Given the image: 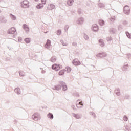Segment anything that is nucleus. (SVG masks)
<instances>
[{
    "label": "nucleus",
    "mask_w": 131,
    "mask_h": 131,
    "mask_svg": "<svg viewBox=\"0 0 131 131\" xmlns=\"http://www.w3.org/2000/svg\"><path fill=\"white\" fill-rule=\"evenodd\" d=\"M99 42L100 46H101V47H104V40L102 39H100L99 40Z\"/></svg>",
    "instance_id": "12"
},
{
    "label": "nucleus",
    "mask_w": 131,
    "mask_h": 131,
    "mask_svg": "<svg viewBox=\"0 0 131 131\" xmlns=\"http://www.w3.org/2000/svg\"><path fill=\"white\" fill-rule=\"evenodd\" d=\"M51 47V40H47L46 44L45 45V47L46 49H49Z\"/></svg>",
    "instance_id": "8"
},
{
    "label": "nucleus",
    "mask_w": 131,
    "mask_h": 131,
    "mask_svg": "<svg viewBox=\"0 0 131 131\" xmlns=\"http://www.w3.org/2000/svg\"><path fill=\"white\" fill-rule=\"evenodd\" d=\"M32 118L35 121H38V120H40V116L38 113H35L33 115Z\"/></svg>",
    "instance_id": "3"
},
{
    "label": "nucleus",
    "mask_w": 131,
    "mask_h": 131,
    "mask_svg": "<svg viewBox=\"0 0 131 131\" xmlns=\"http://www.w3.org/2000/svg\"><path fill=\"white\" fill-rule=\"evenodd\" d=\"M62 86V90L63 91H66L67 90V86H66V84L64 82H61V83Z\"/></svg>",
    "instance_id": "10"
},
{
    "label": "nucleus",
    "mask_w": 131,
    "mask_h": 131,
    "mask_svg": "<svg viewBox=\"0 0 131 131\" xmlns=\"http://www.w3.org/2000/svg\"><path fill=\"white\" fill-rule=\"evenodd\" d=\"M65 71H67L68 73H69V72H70V71H71V68H70L69 67H67L66 68Z\"/></svg>",
    "instance_id": "15"
},
{
    "label": "nucleus",
    "mask_w": 131,
    "mask_h": 131,
    "mask_svg": "<svg viewBox=\"0 0 131 131\" xmlns=\"http://www.w3.org/2000/svg\"><path fill=\"white\" fill-rule=\"evenodd\" d=\"M128 37L129 38V37H130V36H128Z\"/></svg>",
    "instance_id": "31"
},
{
    "label": "nucleus",
    "mask_w": 131,
    "mask_h": 131,
    "mask_svg": "<svg viewBox=\"0 0 131 131\" xmlns=\"http://www.w3.org/2000/svg\"><path fill=\"white\" fill-rule=\"evenodd\" d=\"M76 118H80V116H76Z\"/></svg>",
    "instance_id": "27"
},
{
    "label": "nucleus",
    "mask_w": 131,
    "mask_h": 131,
    "mask_svg": "<svg viewBox=\"0 0 131 131\" xmlns=\"http://www.w3.org/2000/svg\"><path fill=\"white\" fill-rule=\"evenodd\" d=\"M73 65H74L75 66H78L79 65H80V64H81V63H80V61H79V60H78V59H75L73 61Z\"/></svg>",
    "instance_id": "4"
},
{
    "label": "nucleus",
    "mask_w": 131,
    "mask_h": 131,
    "mask_svg": "<svg viewBox=\"0 0 131 131\" xmlns=\"http://www.w3.org/2000/svg\"><path fill=\"white\" fill-rule=\"evenodd\" d=\"M99 23L101 26H103L105 24V23L102 20H99Z\"/></svg>",
    "instance_id": "18"
},
{
    "label": "nucleus",
    "mask_w": 131,
    "mask_h": 131,
    "mask_svg": "<svg viewBox=\"0 0 131 131\" xmlns=\"http://www.w3.org/2000/svg\"><path fill=\"white\" fill-rule=\"evenodd\" d=\"M42 4L46 5V3H47V0H41Z\"/></svg>",
    "instance_id": "24"
},
{
    "label": "nucleus",
    "mask_w": 131,
    "mask_h": 131,
    "mask_svg": "<svg viewBox=\"0 0 131 131\" xmlns=\"http://www.w3.org/2000/svg\"><path fill=\"white\" fill-rule=\"evenodd\" d=\"M61 33H62V31H61V30H58L57 31L58 35H61Z\"/></svg>",
    "instance_id": "22"
},
{
    "label": "nucleus",
    "mask_w": 131,
    "mask_h": 131,
    "mask_svg": "<svg viewBox=\"0 0 131 131\" xmlns=\"http://www.w3.org/2000/svg\"><path fill=\"white\" fill-rule=\"evenodd\" d=\"M19 75L20 76H24V72H23V71H20L19 72Z\"/></svg>",
    "instance_id": "21"
},
{
    "label": "nucleus",
    "mask_w": 131,
    "mask_h": 131,
    "mask_svg": "<svg viewBox=\"0 0 131 131\" xmlns=\"http://www.w3.org/2000/svg\"><path fill=\"white\" fill-rule=\"evenodd\" d=\"M56 57H52V58H51V62H53V63H54V62H56Z\"/></svg>",
    "instance_id": "19"
},
{
    "label": "nucleus",
    "mask_w": 131,
    "mask_h": 131,
    "mask_svg": "<svg viewBox=\"0 0 131 131\" xmlns=\"http://www.w3.org/2000/svg\"><path fill=\"white\" fill-rule=\"evenodd\" d=\"M85 37H86L88 38V36L85 35Z\"/></svg>",
    "instance_id": "29"
},
{
    "label": "nucleus",
    "mask_w": 131,
    "mask_h": 131,
    "mask_svg": "<svg viewBox=\"0 0 131 131\" xmlns=\"http://www.w3.org/2000/svg\"><path fill=\"white\" fill-rule=\"evenodd\" d=\"M64 73H65V70H61L59 72V75H63Z\"/></svg>",
    "instance_id": "17"
},
{
    "label": "nucleus",
    "mask_w": 131,
    "mask_h": 131,
    "mask_svg": "<svg viewBox=\"0 0 131 131\" xmlns=\"http://www.w3.org/2000/svg\"><path fill=\"white\" fill-rule=\"evenodd\" d=\"M30 41H31V40H30V38H27L25 39V42H26V43H29V42H30Z\"/></svg>",
    "instance_id": "14"
},
{
    "label": "nucleus",
    "mask_w": 131,
    "mask_h": 131,
    "mask_svg": "<svg viewBox=\"0 0 131 131\" xmlns=\"http://www.w3.org/2000/svg\"><path fill=\"white\" fill-rule=\"evenodd\" d=\"M17 94H20V92H18V93L17 92Z\"/></svg>",
    "instance_id": "32"
},
{
    "label": "nucleus",
    "mask_w": 131,
    "mask_h": 131,
    "mask_svg": "<svg viewBox=\"0 0 131 131\" xmlns=\"http://www.w3.org/2000/svg\"><path fill=\"white\" fill-rule=\"evenodd\" d=\"M123 119H124V121H127L128 118L126 117V116H124Z\"/></svg>",
    "instance_id": "23"
},
{
    "label": "nucleus",
    "mask_w": 131,
    "mask_h": 131,
    "mask_svg": "<svg viewBox=\"0 0 131 131\" xmlns=\"http://www.w3.org/2000/svg\"><path fill=\"white\" fill-rule=\"evenodd\" d=\"M47 9L48 10H49V11L53 10V9H55V5L53 4H50L48 5Z\"/></svg>",
    "instance_id": "7"
},
{
    "label": "nucleus",
    "mask_w": 131,
    "mask_h": 131,
    "mask_svg": "<svg viewBox=\"0 0 131 131\" xmlns=\"http://www.w3.org/2000/svg\"><path fill=\"white\" fill-rule=\"evenodd\" d=\"M62 67L61 65L58 64H54L52 66V69L55 70V71H58L60 70V69H62Z\"/></svg>",
    "instance_id": "1"
},
{
    "label": "nucleus",
    "mask_w": 131,
    "mask_h": 131,
    "mask_svg": "<svg viewBox=\"0 0 131 131\" xmlns=\"http://www.w3.org/2000/svg\"><path fill=\"white\" fill-rule=\"evenodd\" d=\"M15 92H20V89H16L15 90Z\"/></svg>",
    "instance_id": "26"
},
{
    "label": "nucleus",
    "mask_w": 131,
    "mask_h": 131,
    "mask_svg": "<svg viewBox=\"0 0 131 131\" xmlns=\"http://www.w3.org/2000/svg\"><path fill=\"white\" fill-rule=\"evenodd\" d=\"M48 117L51 118V119H53V118H54V116L52 114L49 113L48 114Z\"/></svg>",
    "instance_id": "16"
},
{
    "label": "nucleus",
    "mask_w": 131,
    "mask_h": 131,
    "mask_svg": "<svg viewBox=\"0 0 131 131\" xmlns=\"http://www.w3.org/2000/svg\"><path fill=\"white\" fill-rule=\"evenodd\" d=\"M73 2H74L73 0H69L67 2V4L69 6H72V4H73Z\"/></svg>",
    "instance_id": "13"
},
{
    "label": "nucleus",
    "mask_w": 131,
    "mask_h": 131,
    "mask_svg": "<svg viewBox=\"0 0 131 131\" xmlns=\"http://www.w3.org/2000/svg\"><path fill=\"white\" fill-rule=\"evenodd\" d=\"M37 9H42L43 8V4H39L36 6Z\"/></svg>",
    "instance_id": "11"
},
{
    "label": "nucleus",
    "mask_w": 131,
    "mask_h": 131,
    "mask_svg": "<svg viewBox=\"0 0 131 131\" xmlns=\"http://www.w3.org/2000/svg\"><path fill=\"white\" fill-rule=\"evenodd\" d=\"M23 28L25 30V31L27 33H28V32H29V27H28V26L27 25H26V24L23 25Z\"/></svg>",
    "instance_id": "6"
},
{
    "label": "nucleus",
    "mask_w": 131,
    "mask_h": 131,
    "mask_svg": "<svg viewBox=\"0 0 131 131\" xmlns=\"http://www.w3.org/2000/svg\"><path fill=\"white\" fill-rule=\"evenodd\" d=\"M79 104H80V105H82V106H83V104H82V102H79Z\"/></svg>",
    "instance_id": "28"
},
{
    "label": "nucleus",
    "mask_w": 131,
    "mask_h": 131,
    "mask_svg": "<svg viewBox=\"0 0 131 131\" xmlns=\"http://www.w3.org/2000/svg\"><path fill=\"white\" fill-rule=\"evenodd\" d=\"M15 32H16V29H15V28H11L9 30V33L11 34L15 33Z\"/></svg>",
    "instance_id": "9"
},
{
    "label": "nucleus",
    "mask_w": 131,
    "mask_h": 131,
    "mask_svg": "<svg viewBox=\"0 0 131 131\" xmlns=\"http://www.w3.org/2000/svg\"><path fill=\"white\" fill-rule=\"evenodd\" d=\"M124 12L125 14H128L130 12V10L129 9V7L128 6H126L124 7Z\"/></svg>",
    "instance_id": "5"
},
{
    "label": "nucleus",
    "mask_w": 131,
    "mask_h": 131,
    "mask_svg": "<svg viewBox=\"0 0 131 131\" xmlns=\"http://www.w3.org/2000/svg\"><path fill=\"white\" fill-rule=\"evenodd\" d=\"M36 2H38V0H35Z\"/></svg>",
    "instance_id": "30"
},
{
    "label": "nucleus",
    "mask_w": 131,
    "mask_h": 131,
    "mask_svg": "<svg viewBox=\"0 0 131 131\" xmlns=\"http://www.w3.org/2000/svg\"><path fill=\"white\" fill-rule=\"evenodd\" d=\"M57 87L59 88H57ZM57 87H56V90H60V89H61V87L59 85H57Z\"/></svg>",
    "instance_id": "25"
},
{
    "label": "nucleus",
    "mask_w": 131,
    "mask_h": 131,
    "mask_svg": "<svg viewBox=\"0 0 131 131\" xmlns=\"http://www.w3.org/2000/svg\"><path fill=\"white\" fill-rule=\"evenodd\" d=\"M23 8H29V2L27 0L23 1L21 3Z\"/></svg>",
    "instance_id": "2"
},
{
    "label": "nucleus",
    "mask_w": 131,
    "mask_h": 131,
    "mask_svg": "<svg viewBox=\"0 0 131 131\" xmlns=\"http://www.w3.org/2000/svg\"><path fill=\"white\" fill-rule=\"evenodd\" d=\"M11 18L12 19V20H16V17L13 15H10Z\"/></svg>",
    "instance_id": "20"
}]
</instances>
